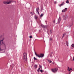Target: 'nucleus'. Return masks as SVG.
Segmentation results:
<instances>
[{"instance_id": "nucleus-1", "label": "nucleus", "mask_w": 74, "mask_h": 74, "mask_svg": "<svg viewBox=\"0 0 74 74\" xmlns=\"http://www.w3.org/2000/svg\"><path fill=\"white\" fill-rule=\"evenodd\" d=\"M27 53H24L23 54V59L25 63H26L27 61Z\"/></svg>"}, {"instance_id": "nucleus-2", "label": "nucleus", "mask_w": 74, "mask_h": 74, "mask_svg": "<svg viewBox=\"0 0 74 74\" xmlns=\"http://www.w3.org/2000/svg\"><path fill=\"white\" fill-rule=\"evenodd\" d=\"M35 54L36 56L37 57H38V58H42V57H44V54H42L41 53L40 54V55H39V54H37V53L36 52H35Z\"/></svg>"}, {"instance_id": "nucleus-3", "label": "nucleus", "mask_w": 74, "mask_h": 74, "mask_svg": "<svg viewBox=\"0 0 74 74\" xmlns=\"http://www.w3.org/2000/svg\"><path fill=\"white\" fill-rule=\"evenodd\" d=\"M41 26L43 29H48L49 27L48 25H44L42 24H41Z\"/></svg>"}, {"instance_id": "nucleus-4", "label": "nucleus", "mask_w": 74, "mask_h": 74, "mask_svg": "<svg viewBox=\"0 0 74 74\" xmlns=\"http://www.w3.org/2000/svg\"><path fill=\"white\" fill-rule=\"evenodd\" d=\"M12 3V1H9V2H7V1H4L3 2V3L4 4H10Z\"/></svg>"}, {"instance_id": "nucleus-5", "label": "nucleus", "mask_w": 74, "mask_h": 74, "mask_svg": "<svg viewBox=\"0 0 74 74\" xmlns=\"http://www.w3.org/2000/svg\"><path fill=\"white\" fill-rule=\"evenodd\" d=\"M51 70L52 72H53V73H56V71H58V68H56V69H51Z\"/></svg>"}, {"instance_id": "nucleus-6", "label": "nucleus", "mask_w": 74, "mask_h": 74, "mask_svg": "<svg viewBox=\"0 0 74 74\" xmlns=\"http://www.w3.org/2000/svg\"><path fill=\"white\" fill-rule=\"evenodd\" d=\"M60 21H61V18L60 17H59L58 19V23H59L60 22Z\"/></svg>"}, {"instance_id": "nucleus-7", "label": "nucleus", "mask_w": 74, "mask_h": 74, "mask_svg": "<svg viewBox=\"0 0 74 74\" xmlns=\"http://www.w3.org/2000/svg\"><path fill=\"white\" fill-rule=\"evenodd\" d=\"M40 10V9H39V7H38L36 8V12H38V10Z\"/></svg>"}, {"instance_id": "nucleus-8", "label": "nucleus", "mask_w": 74, "mask_h": 74, "mask_svg": "<svg viewBox=\"0 0 74 74\" xmlns=\"http://www.w3.org/2000/svg\"><path fill=\"white\" fill-rule=\"evenodd\" d=\"M68 69L69 71H70L71 70H72V69L71 68H70V67H68Z\"/></svg>"}, {"instance_id": "nucleus-9", "label": "nucleus", "mask_w": 74, "mask_h": 74, "mask_svg": "<svg viewBox=\"0 0 74 74\" xmlns=\"http://www.w3.org/2000/svg\"><path fill=\"white\" fill-rule=\"evenodd\" d=\"M35 67V70H36L37 68V65L36 64H35L34 66Z\"/></svg>"}, {"instance_id": "nucleus-10", "label": "nucleus", "mask_w": 74, "mask_h": 74, "mask_svg": "<svg viewBox=\"0 0 74 74\" xmlns=\"http://www.w3.org/2000/svg\"><path fill=\"white\" fill-rule=\"evenodd\" d=\"M3 39L2 40L0 41V43L1 45V44H3Z\"/></svg>"}, {"instance_id": "nucleus-11", "label": "nucleus", "mask_w": 74, "mask_h": 74, "mask_svg": "<svg viewBox=\"0 0 74 74\" xmlns=\"http://www.w3.org/2000/svg\"><path fill=\"white\" fill-rule=\"evenodd\" d=\"M62 18L64 20L65 19V15H63Z\"/></svg>"}, {"instance_id": "nucleus-12", "label": "nucleus", "mask_w": 74, "mask_h": 74, "mask_svg": "<svg viewBox=\"0 0 74 74\" xmlns=\"http://www.w3.org/2000/svg\"><path fill=\"white\" fill-rule=\"evenodd\" d=\"M66 44L68 47H69V45H68V44H69V43L68 42H66Z\"/></svg>"}, {"instance_id": "nucleus-13", "label": "nucleus", "mask_w": 74, "mask_h": 74, "mask_svg": "<svg viewBox=\"0 0 74 74\" xmlns=\"http://www.w3.org/2000/svg\"><path fill=\"white\" fill-rule=\"evenodd\" d=\"M34 18L35 19H36V20H37V19L38 18V16H35Z\"/></svg>"}, {"instance_id": "nucleus-14", "label": "nucleus", "mask_w": 74, "mask_h": 74, "mask_svg": "<svg viewBox=\"0 0 74 74\" xmlns=\"http://www.w3.org/2000/svg\"><path fill=\"white\" fill-rule=\"evenodd\" d=\"M52 30L51 29L50 30V34H52Z\"/></svg>"}, {"instance_id": "nucleus-15", "label": "nucleus", "mask_w": 74, "mask_h": 74, "mask_svg": "<svg viewBox=\"0 0 74 74\" xmlns=\"http://www.w3.org/2000/svg\"><path fill=\"white\" fill-rule=\"evenodd\" d=\"M62 12H65V9L62 10Z\"/></svg>"}, {"instance_id": "nucleus-16", "label": "nucleus", "mask_w": 74, "mask_h": 74, "mask_svg": "<svg viewBox=\"0 0 74 74\" xmlns=\"http://www.w3.org/2000/svg\"><path fill=\"white\" fill-rule=\"evenodd\" d=\"M40 68H39L37 70V71H38V72H39V71H40Z\"/></svg>"}, {"instance_id": "nucleus-17", "label": "nucleus", "mask_w": 74, "mask_h": 74, "mask_svg": "<svg viewBox=\"0 0 74 74\" xmlns=\"http://www.w3.org/2000/svg\"><path fill=\"white\" fill-rule=\"evenodd\" d=\"M66 3H67L68 4H69V0H67L66 1Z\"/></svg>"}, {"instance_id": "nucleus-18", "label": "nucleus", "mask_w": 74, "mask_h": 74, "mask_svg": "<svg viewBox=\"0 0 74 74\" xmlns=\"http://www.w3.org/2000/svg\"><path fill=\"white\" fill-rule=\"evenodd\" d=\"M62 5H63L62 3H61L60 5H59V6L60 7L61 6H62Z\"/></svg>"}, {"instance_id": "nucleus-19", "label": "nucleus", "mask_w": 74, "mask_h": 74, "mask_svg": "<svg viewBox=\"0 0 74 74\" xmlns=\"http://www.w3.org/2000/svg\"><path fill=\"white\" fill-rule=\"evenodd\" d=\"M34 60H37V59L36 58L34 57Z\"/></svg>"}, {"instance_id": "nucleus-20", "label": "nucleus", "mask_w": 74, "mask_h": 74, "mask_svg": "<svg viewBox=\"0 0 74 74\" xmlns=\"http://www.w3.org/2000/svg\"><path fill=\"white\" fill-rule=\"evenodd\" d=\"M43 16V14H40V17H42V16Z\"/></svg>"}, {"instance_id": "nucleus-21", "label": "nucleus", "mask_w": 74, "mask_h": 74, "mask_svg": "<svg viewBox=\"0 0 74 74\" xmlns=\"http://www.w3.org/2000/svg\"><path fill=\"white\" fill-rule=\"evenodd\" d=\"M61 4H62V5H64V2H63L61 3Z\"/></svg>"}, {"instance_id": "nucleus-22", "label": "nucleus", "mask_w": 74, "mask_h": 74, "mask_svg": "<svg viewBox=\"0 0 74 74\" xmlns=\"http://www.w3.org/2000/svg\"><path fill=\"white\" fill-rule=\"evenodd\" d=\"M65 35L64 34H63V36H62V38H63V37H64V36Z\"/></svg>"}, {"instance_id": "nucleus-23", "label": "nucleus", "mask_w": 74, "mask_h": 74, "mask_svg": "<svg viewBox=\"0 0 74 74\" xmlns=\"http://www.w3.org/2000/svg\"><path fill=\"white\" fill-rule=\"evenodd\" d=\"M72 47H74V44H73L72 45Z\"/></svg>"}, {"instance_id": "nucleus-24", "label": "nucleus", "mask_w": 74, "mask_h": 74, "mask_svg": "<svg viewBox=\"0 0 74 74\" xmlns=\"http://www.w3.org/2000/svg\"><path fill=\"white\" fill-rule=\"evenodd\" d=\"M40 71L41 73H42V72H43V71L42 70H40Z\"/></svg>"}, {"instance_id": "nucleus-25", "label": "nucleus", "mask_w": 74, "mask_h": 74, "mask_svg": "<svg viewBox=\"0 0 74 74\" xmlns=\"http://www.w3.org/2000/svg\"><path fill=\"white\" fill-rule=\"evenodd\" d=\"M67 8H65V12L67 11Z\"/></svg>"}, {"instance_id": "nucleus-26", "label": "nucleus", "mask_w": 74, "mask_h": 74, "mask_svg": "<svg viewBox=\"0 0 74 74\" xmlns=\"http://www.w3.org/2000/svg\"><path fill=\"white\" fill-rule=\"evenodd\" d=\"M39 67L41 68L42 69V66L41 65H39Z\"/></svg>"}, {"instance_id": "nucleus-27", "label": "nucleus", "mask_w": 74, "mask_h": 74, "mask_svg": "<svg viewBox=\"0 0 74 74\" xmlns=\"http://www.w3.org/2000/svg\"><path fill=\"white\" fill-rule=\"evenodd\" d=\"M68 17L67 15H65V19H66Z\"/></svg>"}, {"instance_id": "nucleus-28", "label": "nucleus", "mask_w": 74, "mask_h": 74, "mask_svg": "<svg viewBox=\"0 0 74 74\" xmlns=\"http://www.w3.org/2000/svg\"><path fill=\"white\" fill-rule=\"evenodd\" d=\"M53 23H55V20H54L53 21Z\"/></svg>"}, {"instance_id": "nucleus-29", "label": "nucleus", "mask_w": 74, "mask_h": 74, "mask_svg": "<svg viewBox=\"0 0 74 74\" xmlns=\"http://www.w3.org/2000/svg\"><path fill=\"white\" fill-rule=\"evenodd\" d=\"M47 34H48V35H49L50 34H49V33L48 32V31H47Z\"/></svg>"}, {"instance_id": "nucleus-30", "label": "nucleus", "mask_w": 74, "mask_h": 74, "mask_svg": "<svg viewBox=\"0 0 74 74\" xmlns=\"http://www.w3.org/2000/svg\"><path fill=\"white\" fill-rule=\"evenodd\" d=\"M29 38H32V36H29Z\"/></svg>"}, {"instance_id": "nucleus-31", "label": "nucleus", "mask_w": 74, "mask_h": 74, "mask_svg": "<svg viewBox=\"0 0 74 74\" xmlns=\"http://www.w3.org/2000/svg\"><path fill=\"white\" fill-rule=\"evenodd\" d=\"M38 12L37 13L38 14V15L39 14H40V13H39V12H38H38Z\"/></svg>"}, {"instance_id": "nucleus-32", "label": "nucleus", "mask_w": 74, "mask_h": 74, "mask_svg": "<svg viewBox=\"0 0 74 74\" xmlns=\"http://www.w3.org/2000/svg\"><path fill=\"white\" fill-rule=\"evenodd\" d=\"M52 38H50V41H52Z\"/></svg>"}, {"instance_id": "nucleus-33", "label": "nucleus", "mask_w": 74, "mask_h": 74, "mask_svg": "<svg viewBox=\"0 0 74 74\" xmlns=\"http://www.w3.org/2000/svg\"><path fill=\"white\" fill-rule=\"evenodd\" d=\"M54 4H56V2L54 1Z\"/></svg>"}, {"instance_id": "nucleus-34", "label": "nucleus", "mask_w": 74, "mask_h": 74, "mask_svg": "<svg viewBox=\"0 0 74 74\" xmlns=\"http://www.w3.org/2000/svg\"><path fill=\"white\" fill-rule=\"evenodd\" d=\"M71 73V72L70 71H69V74H70Z\"/></svg>"}, {"instance_id": "nucleus-35", "label": "nucleus", "mask_w": 74, "mask_h": 74, "mask_svg": "<svg viewBox=\"0 0 74 74\" xmlns=\"http://www.w3.org/2000/svg\"><path fill=\"white\" fill-rule=\"evenodd\" d=\"M49 63H52V61H51V60H50Z\"/></svg>"}, {"instance_id": "nucleus-36", "label": "nucleus", "mask_w": 74, "mask_h": 74, "mask_svg": "<svg viewBox=\"0 0 74 74\" xmlns=\"http://www.w3.org/2000/svg\"><path fill=\"white\" fill-rule=\"evenodd\" d=\"M0 51H1V48H0Z\"/></svg>"}, {"instance_id": "nucleus-37", "label": "nucleus", "mask_w": 74, "mask_h": 74, "mask_svg": "<svg viewBox=\"0 0 74 74\" xmlns=\"http://www.w3.org/2000/svg\"><path fill=\"white\" fill-rule=\"evenodd\" d=\"M51 57H52V56H51Z\"/></svg>"}, {"instance_id": "nucleus-38", "label": "nucleus", "mask_w": 74, "mask_h": 74, "mask_svg": "<svg viewBox=\"0 0 74 74\" xmlns=\"http://www.w3.org/2000/svg\"><path fill=\"white\" fill-rule=\"evenodd\" d=\"M53 64H54V63H53Z\"/></svg>"}]
</instances>
